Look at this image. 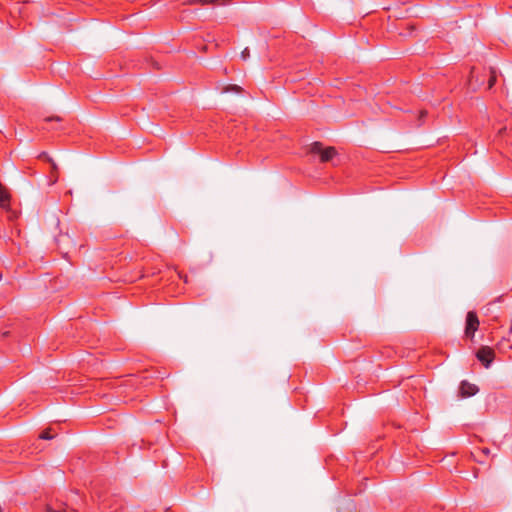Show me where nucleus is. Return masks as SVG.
<instances>
[{
	"instance_id": "10",
	"label": "nucleus",
	"mask_w": 512,
	"mask_h": 512,
	"mask_svg": "<svg viewBox=\"0 0 512 512\" xmlns=\"http://www.w3.org/2000/svg\"><path fill=\"white\" fill-rule=\"evenodd\" d=\"M484 73H487V78H488V80H487V83H488L487 89H491L494 86V84L496 83V80H497L496 73L491 68L489 70L484 69Z\"/></svg>"
},
{
	"instance_id": "4",
	"label": "nucleus",
	"mask_w": 512,
	"mask_h": 512,
	"mask_svg": "<svg viewBox=\"0 0 512 512\" xmlns=\"http://www.w3.org/2000/svg\"><path fill=\"white\" fill-rule=\"evenodd\" d=\"M476 358L485 368H489L495 358L494 350L489 346H481L476 352Z\"/></svg>"
},
{
	"instance_id": "13",
	"label": "nucleus",
	"mask_w": 512,
	"mask_h": 512,
	"mask_svg": "<svg viewBox=\"0 0 512 512\" xmlns=\"http://www.w3.org/2000/svg\"><path fill=\"white\" fill-rule=\"evenodd\" d=\"M50 431H51L50 429H45L44 431L41 432V434L39 435V438L44 439V440L52 439L53 435H51Z\"/></svg>"
},
{
	"instance_id": "14",
	"label": "nucleus",
	"mask_w": 512,
	"mask_h": 512,
	"mask_svg": "<svg viewBox=\"0 0 512 512\" xmlns=\"http://www.w3.org/2000/svg\"><path fill=\"white\" fill-rule=\"evenodd\" d=\"M38 158L44 161H47L48 163H52L54 160L48 155L46 152H41L38 155Z\"/></svg>"
},
{
	"instance_id": "11",
	"label": "nucleus",
	"mask_w": 512,
	"mask_h": 512,
	"mask_svg": "<svg viewBox=\"0 0 512 512\" xmlns=\"http://www.w3.org/2000/svg\"><path fill=\"white\" fill-rule=\"evenodd\" d=\"M190 4H200V5H210V4H218L224 5L226 4L225 0H189Z\"/></svg>"
},
{
	"instance_id": "19",
	"label": "nucleus",
	"mask_w": 512,
	"mask_h": 512,
	"mask_svg": "<svg viewBox=\"0 0 512 512\" xmlns=\"http://www.w3.org/2000/svg\"><path fill=\"white\" fill-rule=\"evenodd\" d=\"M9 334V332H4L3 336L6 337Z\"/></svg>"
},
{
	"instance_id": "6",
	"label": "nucleus",
	"mask_w": 512,
	"mask_h": 512,
	"mask_svg": "<svg viewBox=\"0 0 512 512\" xmlns=\"http://www.w3.org/2000/svg\"><path fill=\"white\" fill-rule=\"evenodd\" d=\"M46 512H76L75 509H68L62 502H55L46 505Z\"/></svg>"
},
{
	"instance_id": "18",
	"label": "nucleus",
	"mask_w": 512,
	"mask_h": 512,
	"mask_svg": "<svg viewBox=\"0 0 512 512\" xmlns=\"http://www.w3.org/2000/svg\"><path fill=\"white\" fill-rule=\"evenodd\" d=\"M504 345H505V343H502V344H501V346H504ZM506 345H507L509 348H512V345L510 344V342H509V341H506Z\"/></svg>"
},
{
	"instance_id": "1",
	"label": "nucleus",
	"mask_w": 512,
	"mask_h": 512,
	"mask_svg": "<svg viewBox=\"0 0 512 512\" xmlns=\"http://www.w3.org/2000/svg\"><path fill=\"white\" fill-rule=\"evenodd\" d=\"M310 153L319 155L320 161L322 163L329 162L333 160V158L336 156L337 151L334 147H323V144L321 142H314L310 146Z\"/></svg>"
},
{
	"instance_id": "5",
	"label": "nucleus",
	"mask_w": 512,
	"mask_h": 512,
	"mask_svg": "<svg viewBox=\"0 0 512 512\" xmlns=\"http://www.w3.org/2000/svg\"><path fill=\"white\" fill-rule=\"evenodd\" d=\"M478 387L468 381H462L460 384V394L462 397H471L478 392Z\"/></svg>"
},
{
	"instance_id": "17",
	"label": "nucleus",
	"mask_w": 512,
	"mask_h": 512,
	"mask_svg": "<svg viewBox=\"0 0 512 512\" xmlns=\"http://www.w3.org/2000/svg\"><path fill=\"white\" fill-rule=\"evenodd\" d=\"M45 121H61V118L59 116H53V117H47Z\"/></svg>"
},
{
	"instance_id": "3",
	"label": "nucleus",
	"mask_w": 512,
	"mask_h": 512,
	"mask_svg": "<svg viewBox=\"0 0 512 512\" xmlns=\"http://www.w3.org/2000/svg\"><path fill=\"white\" fill-rule=\"evenodd\" d=\"M486 78L487 73H484V71L480 73L475 68H472L468 81V88L471 91H477L481 86L484 85Z\"/></svg>"
},
{
	"instance_id": "15",
	"label": "nucleus",
	"mask_w": 512,
	"mask_h": 512,
	"mask_svg": "<svg viewBox=\"0 0 512 512\" xmlns=\"http://www.w3.org/2000/svg\"><path fill=\"white\" fill-rule=\"evenodd\" d=\"M426 116H427V112L425 110H422L419 112L417 126H421L424 123V119Z\"/></svg>"
},
{
	"instance_id": "8",
	"label": "nucleus",
	"mask_w": 512,
	"mask_h": 512,
	"mask_svg": "<svg viewBox=\"0 0 512 512\" xmlns=\"http://www.w3.org/2000/svg\"><path fill=\"white\" fill-rule=\"evenodd\" d=\"M10 205V194L5 186L0 183V206L8 209Z\"/></svg>"
},
{
	"instance_id": "9",
	"label": "nucleus",
	"mask_w": 512,
	"mask_h": 512,
	"mask_svg": "<svg viewBox=\"0 0 512 512\" xmlns=\"http://www.w3.org/2000/svg\"><path fill=\"white\" fill-rule=\"evenodd\" d=\"M51 172L49 175V185H54L59 179V170L57 164L53 161L50 163Z\"/></svg>"
},
{
	"instance_id": "12",
	"label": "nucleus",
	"mask_w": 512,
	"mask_h": 512,
	"mask_svg": "<svg viewBox=\"0 0 512 512\" xmlns=\"http://www.w3.org/2000/svg\"><path fill=\"white\" fill-rule=\"evenodd\" d=\"M223 92L225 93H228V92H235V93H241L242 92V88L238 85H235V84H232V85H227L223 88Z\"/></svg>"
},
{
	"instance_id": "2",
	"label": "nucleus",
	"mask_w": 512,
	"mask_h": 512,
	"mask_svg": "<svg viewBox=\"0 0 512 512\" xmlns=\"http://www.w3.org/2000/svg\"><path fill=\"white\" fill-rule=\"evenodd\" d=\"M480 325L479 318L475 311H469L466 315V324L464 335L466 338L473 340L475 332L478 330Z\"/></svg>"
},
{
	"instance_id": "16",
	"label": "nucleus",
	"mask_w": 512,
	"mask_h": 512,
	"mask_svg": "<svg viewBox=\"0 0 512 512\" xmlns=\"http://www.w3.org/2000/svg\"><path fill=\"white\" fill-rule=\"evenodd\" d=\"M249 56H250V50H249V48H247V47H246V48L241 52V58H242L243 60H247V59L249 58Z\"/></svg>"
},
{
	"instance_id": "7",
	"label": "nucleus",
	"mask_w": 512,
	"mask_h": 512,
	"mask_svg": "<svg viewBox=\"0 0 512 512\" xmlns=\"http://www.w3.org/2000/svg\"><path fill=\"white\" fill-rule=\"evenodd\" d=\"M473 458L475 461L479 463H484L485 459L489 456L490 450L489 448H476L472 453Z\"/></svg>"
}]
</instances>
